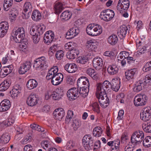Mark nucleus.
Listing matches in <instances>:
<instances>
[{
  "mask_svg": "<svg viewBox=\"0 0 151 151\" xmlns=\"http://www.w3.org/2000/svg\"><path fill=\"white\" fill-rule=\"evenodd\" d=\"M78 88L79 89L72 88L68 91L67 95L70 100L76 99L80 95L84 97L87 96L89 92L88 87L85 86Z\"/></svg>",
  "mask_w": 151,
  "mask_h": 151,
  "instance_id": "2",
  "label": "nucleus"
},
{
  "mask_svg": "<svg viewBox=\"0 0 151 151\" xmlns=\"http://www.w3.org/2000/svg\"><path fill=\"white\" fill-rule=\"evenodd\" d=\"M142 127L146 132H151V123H147V124H143Z\"/></svg>",
  "mask_w": 151,
  "mask_h": 151,
  "instance_id": "51",
  "label": "nucleus"
},
{
  "mask_svg": "<svg viewBox=\"0 0 151 151\" xmlns=\"http://www.w3.org/2000/svg\"><path fill=\"white\" fill-rule=\"evenodd\" d=\"M52 96L53 99L58 100L60 99L63 95L62 91L59 89H56L55 91H54L52 93Z\"/></svg>",
  "mask_w": 151,
  "mask_h": 151,
  "instance_id": "29",
  "label": "nucleus"
},
{
  "mask_svg": "<svg viewBox=\"0 0 151 151\" xmlns=\"http://www.w3.org/2000/svg\"><path fill=\"white\" fill-rule=\"evenodd\" d=\"M21 87L18 85L15 86L10 92L11 97L14 99H16L21 93Z\"/></svg>",
  "mask_w": 151,
  "mask_h": 151,
  "instance_id": "22",
  "label": "nucleus"
},
{
  "mask_svg": "<svg viewBox=\"0 0 151 151\" xmlns=\"http://www.w3.org/2000/svg\"><path fill=\"white\" fill-rule=\"evenodd\" d=\"M77 85L78 87L86 86L89 88L90 83L88 79L86 77H81L77 80Z\"/></svg>",
  "mask_w": 151,
  "mask_h": 151,
  "instance_id": "18",
  "label": "nucleus"
},
{
  "mask_svg": "<svg viewBox=\"0 0 151 151\" xmlns=\"http://www.w3.org/2000/svg\"><path fill=\"white\" fill-rule=\"evenodd\" d=\"M137 51L136 55H140L144 54L147 51V47L146 46H142L137 47Z\"/></svg>",
  "mask_w": 151,
  "mask_h": 151,
  "instance_id": "48",
  "label": "nucleus"
},
{
  "mask_svg": "<svg viewBox=\"0 0 151 151\" xmlns=\"http://www.w3.org/2000/svg\"><path fill=\"white\" fill-rule=\"evenodd\" d=\"M127 63L129 65H133L134 64V62L135 60V59H134V58L131 57H129L127 58Z\"/></svg>",
  "mask_w": 151,
  "mask_h": 151,
  "instance_id": "63",
  "label": "nucleus"
},
{
  "mask_svg": "<svg viewBox=\"0 0 151 151\" xmlns=\"http://www.w3.org/2000/svg\"><path fill=\"white\" fill-rule=\"evenodd\" d=\"M143 83L144 85L145 86L151 85V74L146 75Z\"/></svg>",
  "mask_w": 151,
  "mask_h": 151,
  "instance_id": "50",
  "label": "nucleus"
},
{
  "mask_svg": "<svg viewBox=\"0 0 151 151\" xmlns=\"http://www.w3.org/2000/svg\"><path fill=\"white\" fill-rule=\"evenodd\" d=\"M13 4V0H4L3 4L4 9L5 11H7L11 7Z\"/></svg>",
  "mask_w": 151,
  "mask_h": 151,
  "instance_id": "39",
  "label": "nucleus"
},
{
  "mask_svg": "<svg viewBox=\"0 0 151 151\" xmlns=\"http://www.w3.org/2000/svg\"><path fill=\"white\" fill-rule=\"evenodd\" d=\"M103 133L102 129L99 127H96L93 129V134L94 136L99 137L101 136Z\"/></svg>",
  "mask_w": 151,
  "mask_h": 151,
  "instance_id": "38",
  "label": "nucleus"
},
{
  "mask_svg": "<svg viewBox=\"0 0 151 151\" xmlns=\"http://www.w3.org/2000/svg\"><path fill=\"white\" fill-rule=\"evenodd\" d=\"M137 69L135 68L126 70L125 72L126 79L129 81L133 80L137 73Z\"/></svg>",
  "mask_w": 151,
  "mask_h": 151,
  "instance_id": "14",
  "label": "nucleus"
},
{
  "mask_svg": "<svg viewBox=\"0 0 151 151\" xmlns=\"http://www.w3.org/2000/svg\"><path fill=\"white\" fill-rule=\"evenodd\" d=\"M73 112L71 110H68L65 119L66 121L68 122L70 121V119L72 118L73 116Z\"/></svg>",
  "mask_w": 151,
  "mask_h": 151,
  "instance_id": "60",
  "label": "nucleus"
},
{
  "mask_svg": "<svg viewBox=\"0 0 151 151\" xmlns=\"http://www.w3.org/2000/svg\"><path fill=\"white\" fill-rule=\"evenodd\" d=\"M65 70L69 73H73L77 70V66L74 63H67L64 67Z\"/></svg>",
  "mask_w": 151,
  "mask_h": 151,
  "instance_id": "25",
  "label": "nucleus"
},
{
  "mask_svg": "<svg viewBox=\"0 0 151 151\" xmlns=\"http://www.w3.org/2000/svg\"><path fill=\"white\" fill-rule=\"evenodd\" d=\"M87 33L92 36H97L101 34L102 32L101 27L98 24H89L86 29Z\"/></svg>",
  "mask_w": 151,
  "mask_h": 151,
  "instance_id": "4",
  "label": "nucleus"
},
{
  "mask_svg": "<svg viewBox=\"0 0 151 151\" xmlns=\"http://www.w3.org/2000/svg\"><path fill=\"white\" fill-rule=\"evenodd\" d=\"M118 41V38L117 36L115 35L110 36L108 38V42L111 45H116Z\"/></svg>",
  "mask_w": 151,
  "mask_h": 151,
  "instance_id": "37",
  "label": "nucleus"
},
{
  "mask_svg": "<svg viewBox=\"0 0 151 151\" xmlns=\"http://www.w3.org/2000/svg\"><path fill=\"white\" fill-rule=\"evenodd\" d=\"M18 14V11L14 9L12 10L9 13L10 17H12V19H14Z\"/></svg>",
  "mask_w": 151,
  "mask_h": 151,
  "instance_id": "55",
  "label": "nucleus"
},
{
  "mask_svg": "<svg viewBox=\"0 0 151 151\" xmlns=\"http://www.w3.org/2000/svg\"><path fill=\"white\" fill-rule=\"evenodd\" d=\"M55 119L60 120L65 115V111L62 108L56 109L53 113Z\"/></svg>",
  "mask_w": 151,
  "mask_h": 151,
  "instance_id": "20",
  "label": "nucleus"
},
{
  "mask_svg": "<svg viewBox=\"0 0 151 151\" xmlns=\"http://www.w3.org/2000/svg\"><path fill=\"white\" fill-rule=\"evenodd\" d=\"M93 109V110L97 113H100L99 106V104L97 102H94L92 104Z\"/></svg>",
  "mask_w": 151,
  "mask_h": 151,
  "instance_id": "59",
  "label": "nucleus"
},
{
  "mask_svg": "<svg viewBox=\"0 0 151 151\" xmlns=\"http://www.w3.org/2000/svg\"><path fill=\"white\" fill-rule=\"evenodd\" d=\"M32 7L31 3L29 2H26L23 7V14L26 18H28L31 15Z\"/></svg>",
  "mask_w": 151,
  "mask_h": 151,
  "instance_id": "15",
  "label": "nucleus"
},
{
  "mask_svg": "<svg viewBox=\"0 0 151 151\" xmlns=\"http://www.w3.org/2000/svg\"><path fill=\"white\" fill-rule=\"evenodd\" d=\"M11 82L8 80H5L0 85V91H4L9 87Z\"/></svg>",
  "mask_w": 151,
  "mask_h": 151,
  "instance_id": "32",
  "label": "nucleus"
},
{
  "mask_svg": "<svg viewBox=\"0 0 151 151\" xmlns=\"http://www.w3.org/2000/svg\"><path fill=\"white\" fill-rule=\"evenodd\" d=\"M35 29H38V27L36 26H33L32 28L30 30V33L32 35V38L33 42L35 44L38 43V35H36V33H34Z\"/></svg>",
  "mask_w": 151,
  "mask_h": 151,
  "instance_id": "36",
  "label": "nucleus"
},
{
  "mask_svg": "<svg viewBox=\"0 0 151 151\" xmlns=\"http://www.w3.org/2000/svg\"><path fill=\"white\" fill-rule=\"evenodd\" d=\"M10 140V136L7 133L3 134L0 137V143L2 144L8 143Z\"/></svg>",
  "mask_w": 151,
  "mask_h": 151,
  "instance_id": "30",
  "label": "nucleus"
},
{
  "mask_svg": "<svg viewBox=\"0 0 151 151\" xmlns=\"http://www.w3.org/2000/svg\"><path fill=\"white\" fill-rule=\"evenodd\" d=\"M143 144L146 147H150L151 146V137L150 136L146 137L143 141Z\"/></svg>",
  "mask_w": 151,
  "mask_h": 151,
  "instance_id": "49",
  "label": "nucleus"
},
{
  "mask_svg": "<svg viewBox=\"0 0 151 151\" xmlns=\"http://www.w3.org/2000/svg\"><path fill=\"white\" fill-rule=\"evenodd\" d=\"M19 43H20L19 46V50L23 51H25V50L27 47V44H28L27 40L24 39L21 42Z\"/></svg>",
  "mask_w": 151,
  "mask_h": 151,
  "instance_id": "44",
  "label": "nucleus"
},
{
  "mask_svg": "<svg viewBox=\"0 0 151 151\" xmlns=\"http://www.w3.org/2000/svg\"><path fill=\"white\" fill-rule=\"evenodd\" d=\"M83 146L86 149H91L93 145V140L90 134L86 135L84 136L82 139Z\"/></svg>",
  "mask_w": 151,
  "mask_h": 151,
  "instance_id": "9",
  "label": "nucleus"
},
{
  "mask_svg": "<svg viewBox=\"0 0 151 151\" xmlns=\"http://www.w3.org/2000/svg\"><path fill=\"white\" fill-rule=\"evenodd\" d=\"M15 119L14 117L10 116L7 120L4 122L5 125L7 127L11 125L14 123Z\"/></svg>",
  "mask_w": 151,
  "mask_h": 151,
  "instance_id": "47",
  "label": "nucleus"
},
{
  "mask_svg": "<svg viewBox=\"0 0 151 151\" xmlns=\"http://www.w3.org/2000/svg\"><path fill=\"white\" fill-rule=\"evenodd\" d=\"M12 36L15 42L19 43L24 40L25 37V31L23 27L16 28L12 31Z\"/></svg>",
  "mask_w": 151,
  "mask_h": 151,
  "instance_id": "5",
  "label": "nucleus"
},
{
  "mask_svg": "<svg viewBox=\"0 0 151 151\" xmlns=\"http://www.w3.org/2000/svg\"><path fill=\"white\" fill-rule=\"evenodd\" d=\"M38 137L41 139L48 137L47 133L44 128L38 125Z\"/></svg>",
  "mask_w": 151,
  "mask_h": 151,
  "instance_id": "27",
  "label": "nucleus"
},
{
  "mask_svg": "<svg viewBox=\"0 0 151 151\" xmlns=\"http://www.w3.org/2000/svg\"><path fill=\"white\" fill-rule=\"evenodd\" d=\"M72 126L75 130H77L80 126V124L78 120L76 119L73 120Z\"/></svg>",
  "mask_w": 151,
  "mask_h": 151,
  "instance_id": "56",
  "label": "nucleus"
},
{
  "mask_svg": "<svg viewBox=\"0 0 151 151\" xmlns=\"http://www.w3.org/2000/svg\"><path fill=\"white\" fill-rule=\"evenodd\" d=\"M71 17V14L69 11H65L61 15V19L62 21L68 20Z\"/></svg>",
  "mask_w": 151,
  "mask_h": 151,
  "instance_id": "35",
  "label": "nucleus"
},
{
  "mask_svg": "<svg viewBox=\"0 0 151 151\" xmlns=\"http://www.w3.org/2000/svg\"><path fill=\"white\" fill-rule=\"evenodd\" d=\"M60 0L56 1L54 7L55 13L56 14H58L61 12L64 9L63 3L60 1Z\"/></svg>",
  "mask_w": 151,
  "mask_h": 151,
  "instance_id": "23",
  "label": "nucleus"
},
{
  "mask_svg": "<svg viewBox=\"0 0 151 151\" xmlns=\"http://www.w3.org/2000/svg\"><path fill=\"white\" fill-rule=\"evenodd\" d=\"M58 67L54 66L49 70L46 77L47 80L52 79L51 83L54 85L59 84L63 78V75L60 73H58Z\"/></svg>",
  "mask_w": 151,
  "mask_h": 151,
  "instance_id": "3",
  "label": "nucleus"
},
{
  "mask_svg": "<svg viewBox=\"0 0 151 151\" xmlns=\"http://www.w3.org/2000/svg\"><path fill=\"white\" fill-rule=\"evenodd\" d=\"M129 6V4L126 5L118 2L117 6V8L118 10L120 12V13H122L124 12L127 10Z\"/></svg>",
  "mask_w": 151,
  "mask_h": 151,
  "instance_id": "34",
  "label": "nucleus"
},
{
  "mask_svg": "<svg viewBox=\"0 0 151 151\" xmlns=\"http://www.w3.org/2000/svg\"><path fill=\"white\" fill-rule=\"evenodd\" d=\"M118 68L116 65H113L108 66L107 71L110 75H114L116 74L118 72Z\"/></svg>",
  "mask_w": 151,
  "mask_h": 151,
  "instance_id": "33",
  "label": "nucleus"
},
{
  "mask_svg": "<svg viewBox=\"0 0 151 151\" xmlns=\"http://www.w3.org/2000/svg\"><path fill=\"white\" fill-rule=\"evenodd\" d=\"M66 80L67 83L68 84L71 85H73L74 83L75 80L73 76H67L66 77Z\"/></svg>",
  "mask_w": 151,
  "mask_h": 151,
  "instance_id": "57",
  "label": "nucleus"
},
{
  "mask_svg": "<svg viewBox=\"0 0 151 151\" xmlns=\"http://www.w3.org/2000/svg\"><path fill=\"white\" fill-rule=\"evenodd\" d=\"M140 113V119L145 122L148 121L151 118V109L150 107L144 108Z\"/></svg>",
  "mask_w": 151,
  "mask_h": 151,
  "instance_id": "10",
  "label": "nucleus"
},
{
  "mask_svg": "<svg viewBox=\"0 0 151 151\" xmlns=\"http://www.w3.org/2000/svg\"><path fill=\"white\" fill-rule=\"evenodd\" d=\"M58 49V45H54L50 47L48 51L49 56L51 57L53 55L55 52Z\"/></svg>",
  "mask_w": 151,
  "mask_h": 151,
  "instance_id": "42",
  "label": "nucleus"
},
{
  "mask_svg": "<svg viewBox=\"0 0 151 151\" xmlns=\"http://www.w3.org/2000/svg\"><path fill=\"white\" fill-rule=\"evenodd\" d=\"M128 31V27L125 25H123L120 27L119 30L117 32L118 36L120 38L124 37Z\"/></svg>",
  "mask_w": 151,
  "mask_h": 151,
  "instance_id": "26",
  "label": "nucleus"
},
{
  "mask_svg": "<svg viewBox=\"0 0 151 151\" xmlns=\"http://www.w3.org/2000/svg\"><path fill=\"white\" fill-rule=\"evenodd\" d=\"M4 102H1L0 104V111L2 112H4L8 110L10 107L9 106L6 105V104H4Z\"/></svg>",
  "mask_w": 151,
  "mask_h": 151,
  "instance_id": "53",
  "label": "nucleus"
},
{
  "mask_svg": "<svg viewBox=\"0 0 151 151\" xmlns=\"http://www.w3.org/2000/svg\"><path fill=\"white\" fill-rule=\"evenodd\" d=\"M38 96L35 94H31L28 97L27 100V104L30 106H33L37 103Z\"/></svg>",
  "mask_w": 151,
  "mask_h": 151,
  "instance_id": "16",
  "label": "nucleus"
},
{
  "mask_svg": "<svg viewBox=\"0 0 151 151\" xmlns=\"http://www.w3.org/2000/svg\"><path fill=\"white\" fill-rule=\"evenodd\" d=\"M137 47L142 46H146V45L145 41V38L143 37L142 38H139L137 39L136 41Z\"/></svg>",
  "mask_w": 151,
  "mask_h": 151,
  "instance_id": "43",
  "label": "nucleus"
},
{
  "mask_svg": "<svg viewBox=\"0 0 151 151\" xmlns=\"http://www.w3.org/2000/svg\"><path fill=\"white\" fill-rule=\"evenodd\" d=\"M103 64L102 59L99 57H96L93 60V67L97 70H99L102 68Z\"/></svg>",
  "mask_w": 151,
  "mask_h": 151,
  "instance_id": "17",
  "label": "nucleus"
},
{
  "mask_svg": "<svg viewBox=\"0 0 151 151\" xmlns=\"http://www.w3.org/2000/svg\"><path fill=\"white\" fill-rule=\"evenodd\" d=\"M40 145L43 149H45V147L49 148L48 151H58L56 148L51 147L53 146V144L49 140L42 141L40 143Z\"/></svg>",
  "mask_w": 151,
  "mask_h": 151,
  "instance_id": "13",
  "label": "nucleus"
},
{
  "mask_svg": "<svg viewBox=\"0 0 151 151\" xmlns=\"http://www.w3.org/2000/svg\"><path fill=\"white\" fill-rule=\"evenodd\" d=\"M88 60V58L87 56H82L78 57L76 59L77 63L81 64H85Z\"/></svg>",
  "mask_w": 151,
  "mask_h": 151,
  "instance_id": "45",
  "label": "nucleus"
},
{
  "mask_svg": "<svg viewBox=\"0 0 151 151\" xmlns=\"http://www.w3.org/2000/svg\"><path fill=\"white\" fill-rule=\"evenodd\" d=\"M147 97L144 93H140L136 95L134 97V103L136 106H142L146 104Z\"/></svg>",
  "mask_w": 151,
  "mask_h": 151,
  "instance_id": "7",
  "label": "nucleus"
},
{
  "mask_svg": "<svg viewBox=\"0 0 151 151\" xmlns=\"http://www.w3.org/2000/svg\"><path fill=\"white\" fill-rule=\"evenodd\" d=\"M37 81L33 79H30L28 80L27 83V86L29 90L35 88L37 85Z\"/></svg>",
  "mask_w": 151,
  "mask_h": 151,
  "instance_id": "31",
  "label": "nucleus"
},
{
  "mask_svg": "<svg viewBox=\"0 0 151 151\" xmlns=\"http://www.w3.org/2000/svg\"><path fill=\"white\" fill-rule=\"evenodd\" d=\"M9 28L8 23L6 22L0 23V37H2L6 35Z\"/></svg>",
  "mask_w": 151,
  "mask_h": 151,
  "instance_id": "19",
  "label": "nucleus"
},
{
  "mask_svg": "<svg viewBox=\"0 0 151 151\" xmlns=\"http://www.w3.org/2000/svg\"><path fill=\"white\" fill-rule=\"evenodd\" d=\"M86 73L89 75L94 80H96L98 78V75L95 72L94 69L88 68L86 71Z\"/></svg>",
  "mask_w": 151,
  "mask_h": 151,
  "instance_id": "41",
  "label": "nucleus"
},
{
  "mask_svg": "<svg viewBox=\"0 0 151 151\" xmlns=\"http://www.w3.org/2000/svg\"><path fill=\"white\" fill-rule=\"evenodd\" d=\"M75 54H73V53H72L71 52L68 51L67 52L66 56L69 59H74L76 56L75 55Z\"/></svg>",
  "mask_w": 151,
  "mask_h": 151,
  "instance_id": "64",
  "label": "nucleus"
},
{
  "mask_svg": "<svg viewBox=\"0 0 151 151\" xmlns=\"http://www.w3.org/2000/svg\"><path fill=\"white\" fill-rule=\"evenodd\" d=\"M64 55V52L62 50L57 51L55 54V57L58 60H61L63 58Z\"/></svg>",
  "mask_w": 151,
  "mask_h": 151,
  "instance_id": "52",
  "label": "nucleus"
},
{
  "mask_svg": "<svg viewBox=\"0 0 151 151\" xmlns=\"http://www.w3.org/2000/svg\"><path fill=\"white\" fill-rule=\"evenodd\" d=\"M79 32L78 27H73L70 29L67 32L65 37L68 39H72L77 35Z\"/></svg>",
  "mask_w": 151,
  "mask_h": 151,
  "instance_id": "12",
  "label": "nucleus"
},
{
  "mask_svg": "<svg viewBox=\"0 0 151 151\" xmlns=\"http://www.w3.org/2000/svg\"><path fill=\"white\" fill-rule=\"evenodd\" d=\"M54 34L52 31H47L44 34L43 37L44 41L46 44L49 45L53 41L54 39Z\"/></svg>",
  "mask_w": 151,
  "mask_h": 151,
  "instance_id": "11",
  "label": "nucleus"
},
{
  "mask_svg": "<svg viewBox=\"0 0 151 151\" xmlns=\"http://www.w3.org/2000/svg\"><path fill=\"white\" fill-rule=\"evenodd\" d=\"M38 69L41 71L44 70L47 67V65L46 62V58L45 57L42 56L38 58Z\"/></svg>",
  "mask_w": 151,
  "mask_h": 151,
  "instance_id": "24",
  "label": "nucleus"
},
{
  "mask_svg": "<svg viewBox=\"0 0 151 151\" xmlns=\"http://www.w3.org/2000/svg\"><path fill=\"white\" fill-rule=\"evenodd\" d=\"M144 138V134L142 131L139 130L134 132L132 135L131 141L135 145L141 143Z\"/></svg>",
  "mask_w": 151,
  "mask_h": 151,
  "instance_id": "6",
  "label": "nucleus"
},
{
  "mask_svg": "<svg viewBox=\"0 0 151 151\" xmlns=\"http://www.w3.org/2000/svg\"><path fill=\"white\" fill-rule=\"evenodd\" d=\"M31 67V64L29 61H27L22 64L19 70L20 74H23L25 73L28 70H29Z\"/></svg>",
  "mask_w": 151,
  "mask_h": 151,
  "instance_id": "21",
  "label": "nucleus"
},
{
  "mask_svg": "<svg viewBox=\"0 0 151 151\" xmlns=\"http://www.w3.org/2000/svg\"><path fill=\"white\" fill-rule=\"evenodd\" d=\"M144 85L142 81H139L136 82L133 88L134 91L136 92H139L142 89V86Z\"/></svg>",
  "mask_w": 151,
  "mask_h": 151,
  "instance_id": "40",
  "label": "nucleus"
},
{
  "mask_svg": "<svg viewBox=\"0 0 151 151\" xmlns=\"http://www.w3.org/2000/svg\"><path fill=\"white\" fill-rule=\"evenodd\" d=\"M98 43L94 40H90L87 41L86 47L88 48H90L91 50H95L98 46Z\"/></svg>",
  "mask_w": 151,
  "mask_h": 151,
  "instance_id": "28",
  "label": "nucleus"
},
{
  "mask_svg": "<svg viewBox=\"0 0 151 151\" xmlns=\"http://www.w3.org/2000/svg\"><path fill=\"white\" fill-rule=\"evenodd\" d=\"M75 146V143L72 141H70L67 142L66 149L70 150L72 149Z\"/></svg>",
  "mask_w": 151,
  "mask_h": 151,
  "instance_id": "62",
  "label": "nucleus"
},
{
  "mask_svg": "<svg viewBox=\"0 0 151 151\" xmlns=\"http://www.w3.org/2000/svg\"><path fill=\"white\" fill-rule=\"evenodd\" d=\"M32 137V135L31 132L28 133L26 135L21 141L23 144H25L29 142L30 141Z\"/></svg>",
  "mask_w": 151,
  "mask_h": 151,
  "instance_id": "46",
  "label": "nucleus"
},
{
  "mask_svg": "<svg viewBox=\"0 0 151 151\" xmlns=\"http://www.w3.org/2000/svg\"><path fill=\"white\" fill-rule=\"evenodd\" d=\"M120 83L119 81L117 79H113L111 83L109 81H105L102 83H100L97 84L96 96L101 107L106 108L109 102L106 92L110 88L115 91H117L120 88Z\"/></svg>",
  "mask_w": 151,
  "mask_h": 151,
  "instance_id": "1",
  "label": "nucleus"
},
{
  "mask_svg": "<svg viewBox=\"0 0 151 151\" xmlns=\"http://www.w3.org/2000/svg\"><path fill=\"white\" fill-rule=\"evenodd\" d=\"M142 70L145 72H147L151 70V61L147 62L144 65Z\"/></svg>",
  "mask_w": 151,
  "mask_h": 151,
  "instance_id": "54",
  "label": "nucleus"
},
{
  "mask_svg": "<svg viewBox=\"0 0 151 151\" xmlns=\"http://www.w3.org/2000/svg\"><path fill=\"white\" fill-rule=\"evenodd\" d=\"M32 19L35 21L38 20V11L37 10H34L32 14Z\"/></svg>",
  "mask_w": 151,
  "mask_h": 151,
  "instance_id": "61",
  "label": "nucleus"
},
{
  "mask_svg": "<svg viewBox=\"0 0 151 151\" xmlns=\"http://www.w3.org/2000/svg\"><path fill=\"white\" fill-rule=\"evenodd\" d=\"M114 13L111 9H107L103 10L101 13L99 17L101 19L105 21H109L114 17Z\"/></svg>",
  "mask_w": 151,
  "mask_h": 151,
  "instance_id": "8",
  "label": "nucleus"
},
{
  "mask_svg": "<svg viewBox=\"0 0 151 151\" xmlns=\"http://www.w3.org/2000/svg\"><path fill=\"white\" fill-rule=\"evenodd\" d=\"M16 129L17 132V134L15 135V138L16 140H19L20 139V138H18L19 136V134H22L23 131L22 128L20 127H17L16 128Z\"/></svg>",
  "mask_w": 151,
  "mask_h": 151,
  "instance_id": "58",
  "label": "nucleus"
}]
</instances>
